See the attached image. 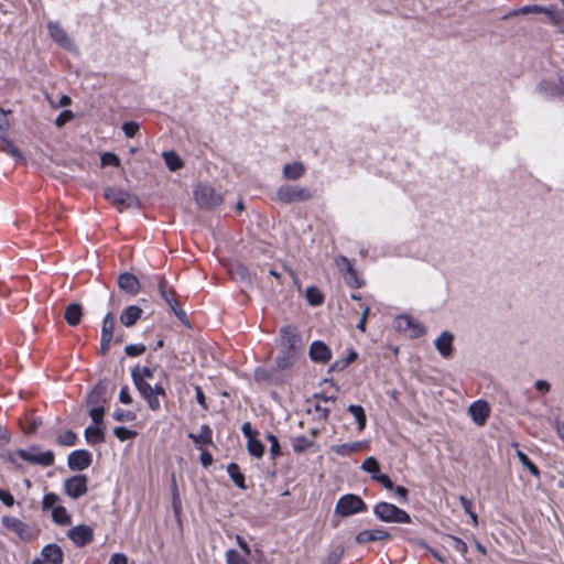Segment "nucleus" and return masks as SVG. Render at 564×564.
I'll use <instances>...</instances> for the list:
<instances>
[{
	"mask_svg": "<svg viewBox=\"0 0 564 564\" xmlns=\"http://www.w3.org/2000/svg\"><path fill=\"white\" fill-rule=\"evenodd\" d=\"M304 173V166L302 163L295 162L288 164L283 169V174L286 178L296 180Z\"/></svg>",
	"mask_w": 564,
	"mask_h": 564,
	"instance_id": "28",
	"label": "nucleus"
},
{
	"mask_svg": "<svg viewBox=\"0 0 564 564\" xmlns=\"http://www.w3.org/2000/svg\"><path fill=\"white\" fill-rule=\"evenodd\" d=\"M278 195L281 200L286 202V203L294 202V200L310 199L312 197V194L307 189L299 188V187L280 188L278 192Z\"/></svg>",
	"mask_w": 564,
	"mask_h": 564,
	"instance_id": "17",
	"label": "nucleus"
},
{
	"mask_svg": "<svg viewBox=\"0 0 564 564\" xmlns=\"http://www.w3.org/2000/svg\"><path fill=\"white\" fill-rule=\"evenodd\" d=\"M113 434L116 437H118L120 441L131 440L137 436L135 431L128 430L123 426H118L113 429Z\"/></svg>",
	"mask_w": 564,
	"mask_h": 564,
	"instance_id": "42",
	"label": "nucleus"
},
{
	"mask_svg": "<svg viewBox=\"0 0 564 564\" xmlns=\"http://www.w3.org/2000/svg\"><path fill=\"white\" fill-rule=\"evenodd\" d=\"M42 555L48 564L63 563V551L56 544L46 545L42 551Z\"/></svg>",
	"mask_w": 564,
	"mask_h": 564,
	"instance_id": "22",
	"label": "nucleus"
},
{
	"mask_svg": "<svg viewBox=\"0 0 564 564\" xmlns=\"http://www.w3.org/2000/svg\"><path fill=\"white\" fill-rule=\"evenodd\" d=\"M143 311L137 305L126 307L120 314V323L126 327L133 326L142 316Z\"/></svg>",
	"mask_w": 564,
	"mask_h": 564,
	"instance_id": "20",
	"label": "nucleus"
},
{
	"mask_svg": "<svg viewBox=\"0 0 564 564\" xmlns=\"http://www.w3.org/2000/svg\"><path fill=\"white\" fill-rule=\"evenodd\" d=\"M281 346L283 350H288L289 359V362L283 366H292L302 349L301 338L293 327L286 326L281 330Z\"/></svg>",
	"mask_w": 564,
	"mask_h": 564,
	"instance_id": "1",
	"label": "nucleus"
},
{
	"mask_svg": "<svg viewBox=\"0 0 564 564\" xmlns=\"http://www.w3.org/2000/svg\"><path fill=\"white\" fill-rule=\"evenodd\" d=\"M268 440L270 442V453L273 457L278 456L280 454V445L276 440V437L272 434L268 435Z\"/></svg>",
	"mask_w": 564,
	"mask_h": 564,
	"instance_id": "54",
	"label": "nucleus"
},
{
	"mask_svg": "<svg viewBox=\"0 0 564 564\" xmlns=\"http://www.w3.org/2000/svg\"><path fill=\"white\" fill-rule=\"evenodd\" d=\"M369 311H370V308L368 306H365L364 312L360 317V321L357 325V328L360 329L361 332L366 330V322H367V317L369 315Z\"/></svg>",
	"mask_w": 564,
	"mask_h": 564,
	"instance_id": "60",
	"label": "nucleus"
},
{
	"mask_svg": "<svg viewBox=\"0 0 564 564\" xmlns=\"http://www.w3.org/2000/svg\"><path fill=\"white\" fill-rule=\"evenodd\" d=\"M196 202L205 208H213L221 200L220 196L212 187L202 186L195 192Z\"/></svg>",
	"mask_w": 564,
	"mask_h": 564,
	"instance_id": "13",
	"label": "nucleus"
},
{
	"mask_svg": "<svg viewBox=\"0 0 564 564\" xmlns=\"http://www.w3.org/2000/svg\"><path fill=\"white\" fill-rule=\"evenodd\" d=\"M453 343L454 335L448 330H444L434 339V347L443 358L448 359L453 356Z\"/></svg>",
	"mask_w": 564,
	"mask_h": 564,
	"instance_id": "11",
	"label": "nucleus"
},
{
	"mask_svg": "<svg viewBox=\"0 0 564 564\" xmlns=\"http://www.w3.org/2000/svg\"><path fill=\"white\" fill-rule=\"evenodd\" d=\"M227 564H247V560L242 557L236 550H228L226 553Z\"/></svg>",
	"mask_w": 564,
	"mask_h": 564,
	"instance_id": "43",
	"label": "nucleus"
},
{
	"mask_svg": "<svg viewBox=\"0 0 564 564\" xmlns=\"http://www.w3.org/2000/svg\"><path fill=\"white\" fill-rule=\"evenodd\" d=\"M104 427L102 425L89 426L85 430V438L90 444H98L104 442Z\"/></svg>",
	"mask_w": 564,
	"mask_h": 564,
	"instance_id": "27",
	"label": "nucleus"
},
{
	"mask_svg": "<svg viewBox=\"0 0 564 564\" xmlns=\"http://www.w3.org/2000/svg\"><path fill=\"white\" fill-rule=\"evenodd\" d=\"M68 536L78 546H84L93 540V530L88 525L80 524L70 529Z\"/></svg>",
	"mask_w": 564,
	"mask_h": 564,
	"instance_id": "16",
	"label": "nucleus"
},
{
	"mask_svg": "<svg viewBox=\"0 0 564 564\" xmlns=\"http://www.w3.org/2000/svg\"><path fill=\"white\" fill-rule=\"evenodd\" d=\"M332 451L340 456H347L350 455L349 446L348 444H341V445H335L332 447Z\"/></svg>",
	"mask_w": 564,
	"mask_h": 564,
	"instance_id": "59",
	"label": "nucleus"
},
{
	"mask_svg": "<svg viewBox=\"0 0 564 564\" xmlns=\"http://www.w3.org/2000/svg\"><path fill=\"white\" fill-rule=\"evenodd\" d=\"M118 286L123 292L130 295H137L141 291L142 286L139 279L129 272H123L118 276Z\"/></svg>",
	"mask_w": 564,
	"mask_h": 564,
	"instance_id": "14",
	"label": "nucleus"
},
{
	"mask_svg": "<svg viewBox=\"0 0 564 564\" xmlns=\"http://www.w3.org/2000/svg\"><path fill=\"white\" fill-rule=\"evenodd\" d=\"M153 377V371L148 367H137L132 370V379L133 381H137V379L140 378V380H147L151 379Z\"/></svg>",
	"mask_w": 564,
	"mask_h": 564,
	"instance_id": "41",
	"label": "nucleus"
},
{
	"mask_svg": "<svg viewBox=\"0 0 564 564\" xmlns=\"http://www.w3.org/2000/svg\"><path fill=\"white\" fill-rule=\"evenodd\" d=\"M58 497L54 494H47L44 496L43 499V509L45 510H53L54 507H57Z\"/></svg>",
	"mask_w": 564,
	"mask_h": 564,
	"instance_id": "48",
	"label": "nucleus"
},
{
	"mask_svg": "<svg viewBox=\"0 0 564 564\" xmlns=\"http://www.w3.org/2000/svg\"><path fill=\"white\" fill-rule=\"evenodd\" d=\"M66 494L74 499L84 496L87 491V477L85 475H76L65 481Z\"/></svg>",
	"mask_w": 564,
	"mask_h": 564,
	"instance_id": "10",
	"label": "nucleus"
},
{
	"mask_svg": "<svg viewBox=\"0 0 564 564\" xmlns=\"http://www.w3.org/2000/svg\"><path fill=\"white\" fill-rule=\"evenodd\" d=\"M393 328L409 338L421 336L422 328L419 322H414L410 315H400L393 321Z\"/></svg>",
	"mask_w": 564,
	"mask_h": 564,
	"instance_id": "7",
	"label": "nucleus"
},
{
	"mask_svg": "<svg viewBox=\"0 0 564 564\" xmlns=\"http://www.w3.org/2000/svg\"><path fill=\"white\" fill-rule=\"evenodd\" d=\"M517 456L521 464L525 466L533 475H536L538 468L529 459V457L521 451H517Z\"/></svg>",
	"mask_w": 564,
	"mask_h": 564,
	"instance_id": "45",
	"label": "nucleus"
},
{
	"mask_svg": "<svg viewBox=\"0 0 564 564\" xmlns=\"http://www.w3.org/2000/svg\"><path fill=\"white\" fill-rule=\"evenodd\" d=\"M73 118V113L69 110L63 111L55 120V124L57 127H63L66 122L70 121Z\"/></svg>",
	"mask_w": 564,
	"mask_h": 564,
	"instance_id": "52",
	"label": "nucleus"
},
{
	"mask_svg": "<svg viewBox=\"0 0 564 564\" xmlns=\"http://www.w3.org/2000/svg\"><path fill=\"white\" fill-rule=\"evenodd\" d=\"M50 34L54 41H56L59 45L69 47L70 41L66 34V32L55 23H51L48 25Z\"/></svg>",
	"mask_w": 564,
	"mask_h": 564,
	"instance_id": "25",
	"label": "nucleus"
},
{
	"mask_svg": "<svg viewBox=\"0 0 564 564\" xmlns=\"http://www.w3.org/2000/svg\"><path fill=\"white\" fill-rule=\"evenodd\" d=\"M188 437L192 438L196 445H198L199 449H202V445L212 443V431L209 426L203 425L198 434L189 433Z\"/></svg>",
	"mask_w": 564,
	"mask_h": 564,
	"instance_id": "26",
	"label": "nucleus"
},
{
	"mask_svg": "<svg viewBox=\"0 0 564 564\" xmlns=\"http://www.w3.org/2000/svg\"><path fill=\"white\" fill-rule=\"evenodd\" d=\"M305 297L308 301V303L314 306L322 304L324 300L323 294L315 286H311L306 290Z\"/></svg>",
	"mask_w": 564,
	"mask_h": 564,
	"instance_id": "32",
	"label": "nucleus"
},
{
	"mask_svg": "<svg viewBox=\"0 0 564 564\" xmlns=\"http://www.w3.org/2000/svg\"><path fill=\"white\" fill-rule=\"evenodd\" d=\"M3 525L17 533L22 540L29 541L33 540L37 535V531L25 523H23L21 520L13 518V517H6L2 520Z\"/></svg>",
	"mask_w": 564,
	"mask_h": 564,
	"instance_id": "9",
	"label": "nucleus"
},
{
	"mask_svg": "<svg viewBox=\"0 0 564 564\" xmlns=\"http://www.w3.org/2000/svg\"><path fill=\"white\" fill-rule=\"evenodd\" d=\"M348 411L354 415L358 423V430L362 431L366 426V414L360 405H349Z\"/></svg>",
	"mask_w": 564,
	"mask_h": 564,
	"instance_id": "30",
	"label": "nucleus"
},
{
	"mask_svg": "<svg viewBox=\"0 0 564 564\" xmlns=\"http://www.w3.org/2000/svg\"><path fill=\"white\" fill-rule=\"evenodd\" d=\"M228 473L231 477V479L234 480V482L240 487V488H245V485H243V481H245V478L242 476V474L239 471V467L238 465L236 464H230L228 466Z\"/></svg>",
	"mask_w": 564,
	"mask_h": 564,
	"instance_id": "38",
	"label": "nucleus"
},
{
	"mask_svg": "<svg viewBox=\"0 0 564 564\" xmlns=\"http://www.w3.org/2000/svg\"><path fill=\"white\" fill-rule=\"evenodd\" d=\"M105 198L113 204L119 210L139 206L138 197L129 192L117 187H107Z\"/></svg>",
	"mask_w": 564,
	"mask_h": 564,
	"instance_id": "2",
	"label": "nucleus"
},
{
	"mask_svg": "<svg viewBox=\"0 0 564 564\" xmlns=\"http://www.w3.org/2000/svg\"><path fill=\"white\" fill-rule=\"evenodd\" d=\"M0 150L6 152L7 154L13 156L22 164L26 163L25 156L22 152L14 145V143L6 137L0 138Z\"/></svg>",
	"mask_w": 564,
	"mask_h": 564,
	"instance_id": "21",
	"label": "nucleus"
},
{
	"mask_svg": "<svg viewBox=\"0 0 564 564\" xmlns=\"http://www.w3.org/2000/svg\"><path fill=\"white\" fill-rule=\"evenodd\" d=\"M163 158H164L165 164L167 165V167L171 171H176L183 166L182 160L175 152H172V151L164 152Z\"/></svg>",
	"mask_w": 564,
	"mask_h": 564,
	"instance_id": "29",
	"label": "nucleus"
},
{
	"mask_svg": "<svg viewBox=\"0 0 564 564\" xmlns=\"http://www.w3.org/2000/svg\"><path fill=\"white\" fill-rule=\"evenodd\" d=\"M311 446V442H308L305 437H297L293 443V448L295 452H303Z\"/></svg>",
	"mask_w": 564,
	"mask_h": 564,
	"instance_id": "50",
	"label": "nucleus"
},
{
	"mask_svg": "<svg viewBox=\"0 0 564 564\" xmlns=\"http://www.w3.org/2000/svg\"><path fill=\"white\" fill-rule=\"evenodd\" d=\"M119 399L124 404H130L132 402V398H131L127 387L121 389L120 394H119Z\"/></svg>",
	"mask_w": 564,
	"mask_h": 564,
	"instance_id": "63",
	"label": "nucleus"
},
{
	"mask_svg": "<svg viewBox=\"0 0 564 564\" xmlns=\"http://www.w3.org/2000/svg\"><path fill=\"white\" fill-rule=\"evenodd\" d=\"M83 317V308L79 304L73 303L65 308L64 318L70 326H76Z\"/></svg>",
	"mask_w": 564,
	"mask_h": 564,
	"instance_id": "23",
	"label": "nucleus"
},
{
	"mask_svg": "<svg viewBox=\"0 0 564 564\" xmlns=\"http://www.w3.org/2000/svg\"><path fill=\"white\" fill-rule=\"evenodd\" d=\"M229 273L232 276H238L240 280H247V281L250 280V274H249L248 269L245 265L240 264V263L232 264L229 268Z\"/></svg>",
	"mask_w": 564,
	"mask_h": 564,
	"instance_id": "35",
	"label": "nucleus"
},
{
	"mask_svg": "<svg viewBox=\"0 0 564 564\" xmlns=\"http://www.w3.org/2000/svg\"><path fill=\"white\" fill-rule=\"evenodd\" d=\"M11 111H6L0 108V130L7 131L10 128L9 115Z\"/></svg>",
	"mask_w": 564,
	"mask_h": 564,
	"instance_id": "51",
	"label": "nucleus"
},
{
	"mask_svg": "<svg viewBox=\"0 0 564 564\" xmlns=\"http://www.w3.org/2000/svg\"><path fill=\"white\" fill-rule=\"evenodd\" d=\"M139 129V123L134 121L124 122L122 124V130L128 138L134 137L138 133Z\"/></svg>",
	"mask_w": 564,
	"mask_h": 564,
	"instance_id": "47",
	"label": "nucleus"
},
{
	"mask_svg": "<svg viewBox=\"0 0 564 564\" xmlns=\"http://www.w3.org/2000/svg\"><path fill=\"white\" fill-rule=\"evenodd\" d=\"M490 412L489 403L482 399L473 402L467 409L468 415L477 426H484L487 423Z\"/></svg>",
	"mask_w": 564,
	"mask_h": 564,
	"instance_id": "8",
	"label": "nucleus"
},
{
	"mask_svg": "<svg viewBox=\"0 0 564 564\" xmlns=\"http://www.w3.org/2000/svg\"><path fill=\"white\" fill-rule=\"evenodd\" d=\"M361 468H362L365 471H367V473L371 474L372 476H378V475H380V474H379V470H380V468H379V464H378L377 459H376V458H373V457H368V458H366V459L364 460L362 465H361Z\"/></svg>",
	"mask_w": 564,
	"mask_h": 564,
	"instance_id": "37",
	"label": "nucleus"
},
{
	"mask_svg": "<svg viewBox=\"0 0 564 564\" xmlns=\"http://www.w3.org/2000/svg\"><path fill=\"white\" fill-rule=\"evenodd\" d=\"M115 319L111 313H108L102 321L101 326V340H100V352L106 355L108 352L110 343L113 337Z\"/></svg>",
	"mask_w": 564,
	"mask_h": 564,
	"instance_id": "12",
	"label": "nucleus"
},
{
	"mask_svg": "<svg viewBox=\"0 0 564 564\" xmlns=\"http://www.w3.org/2000/svg\"><path fill=\"white\" fill-rule=\"evenodd\" d=\"M133 382L141 395L148 401L149 408L152 411L159 410L161 404L158 397L165 395L164 389L159 384L152 386L147 380H140V378Z\"/></svg>",
	"mask_w": 564,
	"mask_h": 564,
	"instance_id": "4",
	"label": "nucleus"
},
{
	"mask_svg": "<svg viewBox=\"0 0 564 564\" xmlns=\"http://www.w3.org/2000/svg\"><path fill=\"white\" fill-rule=\"evenodd\" d=\"M87 405L91 406H104L102 405V389L95 388L87 398Z\"/></svg>",
	"mask_w": 564,
	"mask_h": 564,
	"instance_id": "36",
	"label": "nucleus"
},
{
	"mask_svg": "<svg viewBox=\"0 0 564 564\" xmlns=\"http://www.w3.org/2000/svg\"><path fill=\"white\" fill-rule=\"evenodd\" d=\"M315 413L318 419L326 421L328 417L329 410L327 408L322 406L321 404H316Z\"/></svg>",
	"mask_w": 564,
	"mask_h": 564,
	"instance_id": "61",
	"label": "nucleus"
},
{
	"mask_svg": "<svg viewBox=\"0 0 564 564\" xmlns=\"http://www.w3.org/2000/svg\"><path fill=\"white\" fill-rule=\"evenodd\" d=\"M0 500L8 507H11L14 503L13 496L2 489H0Z\"/></svg>",
	"mask_w": 564,
	"mask_h": 564,
	"instance_id": "58",
	"label": "nucleus"
},
{
	"mask_svg": "<svg viewBox=\"0 0 564 564\" xmlns=\"http://www.w3.org/2000/svg\"><path fill=\"white\" fill-rule=\"evenodd\" d=\"M308 354L314 362L326 364L332 358V351L328 346L319 340L312 343Z\"/></svg>",
	"mask_w": 564,
	"mask_h": 564,
	"instance_id": "15",
	"label": "nucleus"
},
{
	"mask_svg": "<svg viewBox=\"0 0 564 564\" xmlns=\"http://www.w3.org/2000/svg\"><path fill=\"white\" fill-rule=\"evenodd\" d=\"M446 543L448 547L453 549L454 551L458 552L462 555H465L467 552V544L458 538L448 536L446 539Z\"/></svg>",
	"mask_w": 564,
	"mask_h": 564,
	"instance_id": "34",
	"label": "nucleus"
},
{
	"mask_svg": "<svg viewBox=\"0 0 564 564\" xmlns=\"http://www.w3.org/2000/svg\"><path fill=\"white\" fill-rule=\"evenodd\" d=\"M350 454L362 452L368 447L367 442H354L348 444Z\"/></svg>",
	"mask_w": 564,
	"mask_h": 564,
	"instance_id": "56",
	"label": "nucleus"
},
{
	"mask_svg": "<svg viewBox=\"0 0 564 564\" xmlns=\"http://www.w3.org/2000/svg\"><path fill=\"white\" fill-rule=\"evenodd\" d=\"M124 351L130 357L140 356L145 351L144 345H128L124 348Z\"/></svg>",
	"mask_w": 564,
	"mask_h": 564,
	"instance_id": "49",
	"label": "nucleus"
},
{
	"mask_svg": "<svg viewBox=\"0 0 564 564\" xmlns=\"http://www.w3.org/2000/svg\"><path fill=\"white\" fill-rule=\"evenodd\" d=\"M100 162L102 166L112 165L115 167H120V159L112 152L102 153L100 156Z\"/></svg>",
	"mask_w": 564,
	"mask_h": 564,
	"instance_id": "40",
	"label": "nucleus"
},
{
	"mask_svg": "<svg viewBox=\"0 0 564 564\" xmlns=\"http://www.w3.org/2000/svg\"><path fill=\"white\" fill-rule=\"evenodd\" d=\"M236 540H237V543L238 545L241 547V550L243 551L245 555L246 556H249L250 553H251V550L248 545V543L240 536V535H237L236 536Z\"/></svg>",
	"mask_w": 564,
	"mask_h": 564,
	"instance_id": "64",
	"label": "nucleus"
},
{
	"mask_svg": "<svg viewBox=\"0 0 564 564\" xmlns=\"http://www.w3.org/2000/svg\"><path fill=\"white\" fill-rule=\"evenodd\" d=\"M373 511L384 522L406 523L410 521L405 511L388 502L376 505Z\"/></svg>",
	"mask_w": 564,
	"mask_h": 564,
	"instance_id": "3",
	"label": "nucleus"
},
{
	"mask_svg": "<svg viewBox=\"0 0 564 564\" xmlns=\"http://www.w3.org/2000/svg\"><path fill=\"white\" fill-rule=\"evenodd\" d=\"M90 463V454L87 451H75L68 457V466L73 470H84Z\"/></svg>",
	"mask_w": 564,
	"mask_h": 564,
	"instance_id": "19",
	"label": "nucleus"
},
{
	"mask_svg": "<svg viewBox=\"0 0 564 564\" xmlns=\"http://www.w3.org/2000/svg\"><path fill=\"white\" fill-rule=\"evenodd\" d=\"M366 509V505L356 495L343 496L335 508V511L340 517H348Z\"/></svg>",
	"mask_w": 564,
	"mask_h": 564,
	"instance_id": "5",
	"label": "nucleus"
},
{
	"mask_svg": "<svg viewBox=\"0 0 564 564\" xmlns=\"http://www.w3.org/2000/svg\"><path fill=\"white\" fill-rule=\"evenodd\" d=\"M248 451L252 456L260 458L263 455L264 446L256 437H250L248 440Z\"/></svg>",
	"mask_w": 564,
	"mask_h": 564,
	"instance_id": "33",
	"label": "nucleus"
},
{
	"mask_svg": "<svg viewBox=\"0 0 564 564\" xmlns=\"http://www.w3.org/2000/svg\"><path fill=\"white\" fill-rule=\"evenodd\" d=\"M17 455L21 459L34 465L51 466L54 463V454L51 451L40 453L36 447L18 449Z\"/></svg>",
	"mask_w": 564,
	"mask_h": 564,
	"instance_id": "6",
	"label": "nucleus"
},
{
	"mask_svg": "<svg viewBox=\"0 0 564 564\" xmlns=\"http://www.w3.org/2000/svg\"><path fill=\"white\" fill-rule=\"evenodd\" d=\"M105 414L104 406H91L89 409V415L97 425H102V417Z\"/></svg>",
	"mask_w": 564,
	"mask_h": 564,
	"instance_id": "44",
	"label": "nucleus"
},
{
	"mask_svg": "<svg viewBox=\"0 0 564 564\" xmlns=\"http://www.w3.org/2000/svg\"><path fill=\"white\" fill-rule=\"evenodd\" d=\"M372 478L380 482L388 490H392L394 488L392 481L387 475L380 474L378 476H372Z\"/></svg>",
	"mask_w": 564,
	"mask_h": 564,
	"instance_id": "53",
	"label": "nucleus"
},
{
	"mask_svg": "<svg viewBox=\"0 0 564 564\" xmlns=\"http://www.w3.org/2000/svg\"><path fill=\"white\" fill-rule=\"evenodd\" d=\"M390 538L389 532L381 529L364 530L359 532L355 541L357 544H366L369 542L382 541Z\"/></svg>",
	"mask_w": 564,
	"mask_h": 564,
	"instance_id": "18",
	"label": "nucleus"
},
{
	"mask_svg": "<svg viewBox=\"0 0 564 564\" xmlns=\"http://www.w3.org/2000/svg\"><path fill=\"white\" fill-rule=\"evenodd\" d=\"M109 564H128V557L122 553H115L111 555Z\"/></svg>",
	"mask_w": 564,
	"mask_h": 564,
	"instance_id": "57",
	"label": "nucleus"
},
{
	"mask_svg": "<svg viewBox=\"0 0 564 564\" xmlns=\"http://www.w3.org/2000/svg\"><path fill=\"white\" fill-rule=\"evenodd\" d=\"M544 7L540 6H524L519 9L518 13L529 14V13H543Z\"/></svg>",
	"mask_w": 564,
	"mask_h": 564,
	"instance_id": "55",
	"label": "nucleus"
},
{
	"mask_svg": "<svg viewBox=\"0 0 564 564\" xmlns=\"http://www.w3.org/2000/svg\"><path fill=\"white\" fill-rule=\"evenodd\" d=\"M160 293L171 308H174L177 305L176 301L173 299L174 291H166L164 289V283L160 284Z\"/></svg>",
	"mask_w": 564,
	"mask_h": 564,
	"instance_id": "46",
	"label": "nucleus"
},
{
	"mask_svg": "<svg viewBox=\"0 0 564 564\" xmlns=\"http://www.w3.org/2000/svg\"><path fill=\"white\" fill-rule=\"evenodd\" d=\"M543 13L547 17L550 24L558 28L564 25V12L557 10L555 6L544 7Z\"/></svg>",
	"mask_w": 564,
	"mask_h": 564,
	"instance_id": "24",
	"label": "nucleus"
},
{
	"mask_svg": "<svg viewBox=\"0 0 564 564\" xmlns=\"http://www.w3.org/2000/svg\"><path fill=\"white\" fill-rule=\"evenodd\" d=\"M52 518L58 524H68L70 518L64 507L57 506L52 510Z\"/></svg>",
	"mask_w": 564,
	"mask_h": 564,
	"instance_id": "31",
	"label": "nucleus"
},
{
	"mask_svg": "<svg viewBox=\"0 0 564 564\" xmlns=\"http://www.w3.org/2000/svg\"><path fill=\"white\" fill-rule=\"evenodd\" d=\"M337 265L340 269H346L349 273L354 274V270L347 258L340 257L339 259H337Z\"/></svg>",
	"mask_w": 564,
	"mask_h": 564,
	"instance_id": "62",
	"label": "nucleus"
},
{
	"mask_svg": "<svg viewBox=\"0 0 564 564\" xmlns=\"http://www.w3.org/2000/svg\"><path fill=\"white\" fill-rule=\"evenodd\" d=\"M77 435L73 431H66L57 436V443L63 446H72L76 443Z\"/></svg>",
	"mask_w": 564,
	"mask_h": 564,
	"instance_id": "39",
	"label": "nucleus"
}]
</instances>
